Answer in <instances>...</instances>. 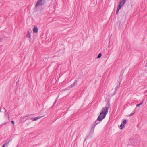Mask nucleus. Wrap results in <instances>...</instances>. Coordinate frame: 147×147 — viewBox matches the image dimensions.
Returning a JSON list of instances; mask_svg holds the SVG:
<instances>
[{"instance_id":"nucleus-5","label":"nucleus","mask_w":147,"mask_h":147,"mask_svg":"<svg viewBox=\"0 0 147 147\" xmlns=\"http://www.w3.org/2000/svg\"><path fill=\"white\" fill-rule=\"evenodd\" d=\"M96 126V125L95 124H94V123L92 124V125L90 130V134H92L94 133V129Z\"/></svg>"},{"instance_id":"nucleus-18","label":"nucleus","mask_w":147,"mask_h":147,"mask_svg":"<svg viewBox=\"0 0 147 147\" xmlns=\"http://www.w3.org/2000/svg\"><path fill=\"white\" fill-rule=\"evenodd\" d=\"M135 109H134V112H133V113H131L130 115H129V116H132V115H133L135 113Z\"/></svg>"},{"instance_id":"nucleus-30","label":"nucleus","mask_w":147,"mask_h":147,"mask_svg":"<svg viewBox=\"0 0 147 147\" xmlns=\"http://www.w3.org/2000/svg\"><path fill=\"white\" fill-rule=\"evenodd\" d=\"M1 108H0V112L1 111Z\"/></svg>"},{"instance_id":"nucleus-1","label":"nucleus","mask_w":147,"mask_h":147,"mask_svg":"<svg viewBox=\"0 0 147 147\" xmlns=\"http://www.w3.org/2000/svg\"><path fill=\"white\" fill-rule=\"evenodd\" d=\"M110 106L111 105L109 101L107 100L105 106V107H103L101 109L102 112H101V115L103 113H104L103 115L104 117H106V115L108 112Z\"/></svg>"},{"instance_id":"nucleus-31","label":"nucleus","mask_w":147,"mask_h":147,"mask_svg":"<svg viewBox=\"0 0 147 147\" xmlns=\"http://www.w3.org/2000/svg\"><path fill=\"white\" fill-rule=\"evenodd\" d=\"M122 76H123V75H122V76H121V78L122 77Z\"/></svg>"},{"instance_id":"nucleus-16","label":"nucleus","mask_w":147,"mask_h":147,"mask_svg":"<svg viewBox=\"0 0 147 147\" xmlns=\"http://www.w3.org/2000/svg\"><path fill=\"white\" fill-rule=\"evenodd\" d=\"M122 122L123 124L125 125L127 121L126 119H123L122 120Z\"/></svg>"},{"instance_id":"nucleus-33","label":"nucleus","mask_w":147,"mask_h":147,"mask_svg":"<svg viewBox=\"0 0 147 147\" xmlns=\"http://www.w3.org/2000/svg\"><path fill=\"white\" fill-rule=\"evenodd\" d=\"M30 115H29L28 116H30Z\"/></svg>"},{"instance_id":"nucleus-26","label":"nucleus","mask_w":147,"mask_h":147,"mask_svg":"<svg viewBox=\"0 0 147 147\" xmlns=\"http://www.w3.org/2000/svg\"><path fill=\"white\" fill-rule=\"evenodd\" d=\"M143 103V102H142L140 103L139 104L141 105Z\"/></svg>"},{"instance_id":"nucleus-23","label":"nucleus","mask_w":147,"mask_h":147,"mask_svg":"<svg viewBox=\"0 0 147 147\" xmlns=\"http://www.w3.org/2000/svg\"><path fill=\"white\" fill-rule=\"evenodd\" d=\"M56 100H57V99H56L55 100V101L53 103V106H54L55 104L56 103Z\"/></svg>"},{"instance_id":"nucleus-9","label":"nucleus","mask_w":147,"mask_h":147,"mask_svg":"<svg viewBox=\"0 0 147 147\" xmlns=\"http://www.w3.org/2000/svg\"><path fill=\"white\" fill-rule=\"evenodd\" d=\"M38 28L37 26H34L33 28V31L34 33H36L38 32Z\"/></svg>"},{"instance_id":"nucleus-2","label":"nucleus","mask_w":147,"mask_h":147,"mask_svg":"<svg viewBox=\"0 0 147 147\" xmlns=\"http://www.w3.org/2000/svg\"><path fill=\"white\" fill-rule=\"evenodd\" d=\"M46 2V0H38L35 5V7L42 6L44 5Z\"/></svg>"},{"instance_id":"nucleus-4","label":"nucleus","mask_w":147,"mask_h":147,"mask_svg":"<svg viewBox=\"0 0 147 147\" xmlns=\"http://www.w3.org/2000/svg\"><path fill=\"white\" fill-rule=\"evenodd\" d=\"M101 112H100V115L98 116V120H100V121H101L103 119H104L105 117H104L103 115L104 114V113L102 114H101Z\"/></svg>"},{"instance_id":"nucleus-7","label":"nucleus","mask_w":147,"mask_h":147,"mask_svg":"<svg viewBox=\"0 0 147 147\" xmlns=\"http://www.w3.org/2000/svg\"><path fill=\"white\" fill-rule=\"evenodd\" d=\"M43 116H40V117H36L35 118L32 117L30 118V119L33 121H36L38 119H39L41 118Z\"/></svg>"},{"instance_id":"nucleus-13","label":"nucleus","mask_w":147,"mask_h":147,"mask_svg":"<svg viewBox=\"0 0 147 147\" xmlns=\"http://www.w3.org/2000/svg\"><path fill=\"white\" fill-rule=\"evenodd\" d=\"M11 140H10L8 142H7L6 143H5L3 144L2 145V147H5V145H8V144H9V142Z\"/></svg>"},{"instance_id":"nucleus-27","label":"nucleus","mask_w":147,"mask_h":147,"mask_svg":"<svg viewBox=\"0 0 147 147\" xmlns=\"http://www.w3.org/2000/svg\"><path fill=\"white\" fill-rule=\"evenodd\" d=\"M7 111L6 110H5V115L6 114L5 113H6V112H7Z\"/></svg>"},{"instance_id":"nucleus-28","label":"nucleus","mask_w":147,"mask_h":147,"mask_svg":"<svg viewBox=\"0 0 147 147\" xmlns=\"http://www.w3.org/2000/svg\"><path fill=\"white\" fill-rule=\"evenodd\" d=\"M120 77H121V75L120 76V77H119V78H120V79H121Z\"/></svg>"},{"instance_id":"nucleus-21","label":"nucleus","mask_w":147,"mask_h":147,"mask_svg":"<svg viewBox=\"0 0 147 147\" xmlns=\"http://www.w3.org/2000/svg\"><path fill=\"white\" fill-rule=\"evenodd\" d=\"M30 118H30V117H27V118H26V120L25 121H26V120H29L30 119Z\"/></svg>"},{"instance_id":"nucleus-15","label":"nucleus","mask_w":147,"mask_h":147,"mask_svg":"<svg viewBox=\"0 0 147 147\" xmlns=\"http://www.w3.org/2000/svg\"><path fill=\"white\" fill-rule=\"evenodd\" d=\"M121 80H122V79L120 80V82H119V85H117L116 86V87L115 88V90H117L118 88H119V86L120 83V82H121Z\"/></svg>"},{"instance_id":"nucleus-6","label":"nucleus","mask_w":147,"mask_h":147,"mask_svg":"<svg viewBox=\"0 0 147 147\" xmlns=\"http://www.w3.org/2000/svg\"><path fill=\"white\" fill-rule=\"evenodd\" d=\"M123 3L120 1L119 3L117 9L119 10L121 9L122 7L124 5H123Z\"/></svg>"},{"instance_id":"nucleus-3","label":"nucleus","mask_w":147,"mask_h":147,"mask_svg":"<svg viewBox=\"0 0 147 147\" xmlns=\"http://www.w3.org/2000/svg\"><path fill=\"white\" fill-rule=\"evenodd\" d=\"M137 142V140H134L132 139L130 140V141L129 142V144L130 145H136V144Z\"/></svg>"},{"instance_id":"nucleus-25","label":"nucleus","mask_w":147,"mask_h":147,"mask_svg":"<svg viewBox=\"0 0 147 147\" xmlns=\"http://www.w3.org/2000/svg\"><path fill=\"white\" fill-rule=\"evenodd\" d=\"M140 105L139 104H137V107H139V106Z\"/></svg>"},{"instance_id":"nucleus-24","label":"nucleus","mask_w":147,"mask_h":147,"mask_svg":"<svg viewBox=\"0 0 147 147\" xmlns=\"http://www.w3.org/2000/svg\"><path fill=\"white\" fill-rule=\"evenodd\" d=\"M11 122L12 124H13V125L14 124L15 122L13 121H12Z\"/></svg>"},{"instance_id":"nucleus-12","label":"nucleus","mask_w":147,"mask_h":147,"mask_svg":"<svg viewBox=\"0 0 147 147\" xmlns=\"http://www.w3.org/2000/svg\"><path fill=\"white\" fill-rule=\"evenodd\" d=\"M31 36L30 32L29 31L28 32L27 34V37L29 38H30Z\"/></svg>"},{"instance_id":"nucleus-10","label":"nucleus","mask_w":147,"mask_h":147,"mask_svg":"<svg viewBox=\"0 0 147 147\" xmlns=\"http://www.w3.org/2000/svg\"><path fill=\"white\" fill-rule=\"evenodd\" d=\"M92 134H91L89 133V134L85 138L84 142L85 141V140H86V139L90 138L91 137Z\"/></svg>"},{"instance_id":"nucleus-29","label":"nucleus","mask_w":147,"mask_h":147,"mask_svg":"<svg viewBox=\"0 0 147 147\" xmlns=\"http://www.w3.org/2000/svg\"><path fill=\"white\" fill-rule=\"evenodd\" d=\"M27 116H25V117H27Z\"/></svg>"},{"instance_id":"nucleus-20","label":"nucleus","mask_w":147,"mask_h":147,"mask_svg":"<svg viewBox=\"0 0 147 147\" xmlns=\"http://www.w3.org/2000/svg\"><path fill=\"white\" fill-rule=\"evenodd\" d=\"M117 90H115L114 92V93L113 94V95H115L116 94V93L117 92Z\"/></svg>"},{"instance_id":"nucleus-22","label":"nucleus","mask_w":147,"mask_h":147,"mask_svg":"<svg viewBox=\"0 0 147 147\" xmlns=\"http://www.w3.org/2000/svg\"><path fill=\"white\" fill-rule=\"evenodd\" d=\"M119 11V10L117 9L116 12V14L117 15L118 14Z\"/></svg>"},{"instance_id":"nucleus-19","label":"nucleus","mask_w":147,"mask_h":147,"mask_svg":"<svg viewBox=\"0 0 147 147\" xmlns=\"http://www.w3.org/2000/svg\"><path fill=\"white\" fill-rule=\"evenodd\" d=\"M120 1L123 3V5H124L126 2V0H121Z\"/></svg>"},{"instance_id":"nucleus-14","label":"nucleus","mask_w":147,"mask_h":147,"mask_svg":"<svg viewBox=\"0 0 147 147\" xmlns=\"http://www.w3.org/2000/svg\"><path fill=\"white\" fill-rule=\"evenodd\" d=\"M120 128L121 129H123L125 127L124 125L122 123H121V124L120 125Z\"/></svg>"},{"instance_id":"nucleus-17","label":"nucleus","mask_w":147,"mask_h":147,"mask_svg":"<svg viewBox=\"0 0 147 147\" xmlns=\"http://www.w3.org/2000/svg\"><path fill=\"white\" fill-rule=\"evenodd\" d=\"M102 55L101 53H99L97 57V58H98V59L100 58L101 57Z\"/></svg>"},{"instance_id":"nucleus-11","label":"nucleus","mask_w":147,"mask_h":147,"mask_svg":"<svg viewBox=\"0 0 147 147\" xmlns=\"http://www.w3.org/2000/svg\"><path fill=\"white\" fill-rule=\"evenodd\" d=\"M100 122V120H98L97 118V120H96L94 122V124H95V125H96L98 124Z\"/></svg>"},{"instance_id":"nucleus-8","label":"nucleus","mask_w":147,"mask_h":147,"mask_svg":"<svg viewBox=\"0 0 147 147\" xmlns=\"http://www.w3.org/2000/svg\"><path fill=\"white\" fill-rule=\"evenodd\" d=\"M77 80L76 79L75 80V81L74 83L72 84L69 87L70 88H72L73 87H74L77 84Z\"/></svg>"},{"instance_id":"nucleus-32","label":"nucleus","mask_w":147,"mask_h":147,"mask_svg":"<svg viewBox=\"0 0 147 147\" xmlns=\"http://www.w3.org/2000/svg\"><path fill=\"white\" fill-rule=\"evenodd\" d=\"M4 109H5V108H4Z\"/></svg>"}]
</instances>
